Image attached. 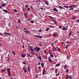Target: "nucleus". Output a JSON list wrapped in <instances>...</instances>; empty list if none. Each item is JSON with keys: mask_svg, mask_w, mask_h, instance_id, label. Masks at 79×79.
<instances>
[{"mask_svg": "<svg viewBox=\"0 0 79 79\" xmlns=\"http://www.w3.org/2000/svg\"><path fill=\"white\" fill-rule=\"evenodd\" d=\"M33 50H35V51H36L37 52H39L40 50H41V48H39V47L37 46L35 48H33Z\"/></svg>", "mask_w": 79, "mask_h": 79, "instance_id": "f257e3e1", "label": "nucleus"}, {"mask_svg": "<svg viewBox=\"0 0 79 79\" xmlns=\"http://www.w3.org/2000/svg\"><path fill=\"white\" fill-rule=\"evenodd\" d=\"M34 36L36 37H38V38H40V39H42V36L40 35H35Z\"/></svg>", "mask_w": 79, "mask_h": 79, "instance_id": "f03ea898", "label": "nucleus"}, {"mask_svg": "<svg viewBox=\"0 0 79 79\" xmlns=\"http://www.w3.org/2000/svg\"><path fill=\"white\" fill-rule=\"evenodd\" d=\"M24 15L25 16V17L26 18H27V17H28V15H27V13H24Z\"/></svg>", "mask_w": 79, "mask_h": 79, "instance_id": "7ed1b4c3", "label": "nucleus"}, {"mask_svg": "<svg viewBox=\"0 0 79 79\" xmlns=\"http://www.w3.org/2000/svg\"><path fill=\"white\" fill-rule=\"evenodd\" d=\"M45 3L46 4V5H49V2H48V0H45Z\"/></svg>", "mask_w": 79, "mask_h": 79, "instance_id": "20e7f679", "label": "nucleus"}, {"mask_svg": "<svg viewBox=\"0 0 79 79\" xmlns=\"http://www.w3.org/2000/svg\"><path fill=\"white\" fill-rule=\"evenodd\" d=\"M61 29L63 30V31H67V28H66L65 27H63V28H61Z\"/></svg>", "mask_w": 79, "mask_h": 79, "instance_id": "39448f33", "label": "nucleus"}, {"mask_svg": "<svg viewBox=\"0 0 79 79\" xmlns=\"http://www.w3.org/2000/svg\"><path fill=\"white\" fill-rule=\"evenodd\" d=\"M38 56V59H39V60H40L41 61L42 60V58H41V56H40L39 55V56Z\"/></svg>", "mask_w": 79, "mask_h": 79, "instance_id": "423d86ee", "label": "nucleus"}, {"mask_svg": "<svg viewBox=\"0 0 79 79\" xmlns=\"http://www.w3.org/2000/svg\"><path fill=\"white\" fill-rule=\"evenodd\" d=\"M48 60L50 61V63H52V59H51V57H48Z\"/></svg>", "mask_w": 79, "mask_h": 79, "instance_id": "0eeeda50", "label": "nucleus"}, {"mask_svg": "<svg viewBox=\"0 0 79 79\" xmlns=\"http://www.w3.org/2000/svg\"><path fill=\"white\" fill-rule=\"evenodd\" d=\"M30 48L31 50V51L32 52H34V50H33V49H32V48H33L32 47V46H30Z\"/></svg>", "mask_w": 79, "mask_h": 79, "instance_id": "6e6552de", "label": "nucleus"}, {"mask_svg": "<svg viewBox=\"0 0 79 79\" xmlns=\"http://www.w3.org/2000/svg\"><path fill=\"white\" fill-rule=\"evenodd\" d=\"M45 69H44L43 70V72L42 73V75H45Z\"/></svg>", "mask_w": 79, "mask_h": 79, "instance_id": "1a4fd4ad", "label": "nucleus"}, {"mask_svg": "<svg viewBox=\"0 0 79 79\" xmlns=\"http://www.w3.org/2000/svg\"><path fill=\"white\" fill-rule=\"evenodd\" d=\"M21 56L22 57V58H24V57L26 56V54H23L21 55Z\"/></svg>", "mask_w": 79, "mask_h": 79, "instance_id": "9d476101", "label": "nucleus"}, {"mask_svg": "<svg viewBox=\"0 0 79 79\" xmlns=\"http://www.w3.org/2000/svg\"><path fill=\"white\" fill-rule=\"evenodd\" d=\"M7 71L8 72V73H10V69L7 68Z\"/></svg>", "mask_w": 79, "mask_h": 79, "instance_id": "9b49d317", "label": "nucleus"}, {"mask_svg": "<svg viewBox=\"0 0 79 79\" xmlns=\"http://www.w3.org/2000/svg\"><path fill=\"white\" fill-rule=\"evenodd\" d=\"M53 11H57V12L58 11V10H57V9H56L55 8H53Z\"/></svg>", "mask_w": 79, "mask_h": 79, "instance_id": "f8f14e48", "label": "nucleus"}, {"mask_svg": "<svg viewBox=\"0 0 79 79\" xmlns=\"http://www.w3.org/2000/svg\"><path fill=\"white\" fill-rule=\"evenodd\" d=\"M4 33L6 34H7V35H11V34L9 33L5 32Z\"/></svg>", "mask_w": 79, "mask_h": 79, "instance_id": "ddd939ff", "label": "nucleus"}, {"mask_svg": "<svg viewBox=\"0 0 79 79\" xmlns=\"http://www.w3.org/2000/svg\"><path fill=\"white\" fill-rule=\"evenodd\" d=\"M28 72L31 71V68L29 67H28Z\"/></svg>", "mask_w": 79, "mask_h": 79, "instance_id": "4468645a", "label": "nucleus"}, {"mask_svg": "<svg viewBox=\"0 0 79 79\" xmlns=\"http://www.w3.org/2000/svg\"><path fill=\"white\" fill-rule=\"evenodd\" d=\"M56 48H57V50H59V52H60L61 51V50H60V48H58V47L56 46Z\"/></svg>", "mask_w": 79, "mask_h": 79, "instance_id": "2eb2a0df", "label": "nucleus"}, {"mask_svg": "<svg viewBox=\"0 0 79 79\" xmlns=\"http://www.w3.org/2000/svg\"><path fill=\"white\" fill-rule=\"evenodd\" d=\"M23 32H25V33H26L27 34V33H29V32L27 31H25L23 30Z\"/></svg>", "mask_w": 79, "mask_h": 79, "instance_id": "dca6fc26", "label": "nucleus"}, {"mask_svg": "<svg viewBox=\"0 0 79 79\" xmlns=\"http://www.w3.org/2000/svg\"><path fill=\"white\" fill-rule=\"evenodd\" d=\"M2 10L4 12H5V13H7V12H8V11H7V10Z\"/></svg>", "mask_w": 79, "mask_h": 79, "instance_id": "f3484780", "label": "nucleus"}, {"mask_svg": "<svg viewBox=\"0 0 79 79\" xmlns=\"http://www.w3.org/2000/svg\"><path fill=\"white\" fill-rule=\"evenodd\" d=\"M6 5V4H2L1 5V6H5Z\"/></svg>", "mask_w": 79, "mask_h": 79, "instance_id": "a211bd4d", "label": "nucleus"}, {"mask_svg": "<svg viewBox=\"0 0 79 79\" xmlns=\"http://www.w3.org/2000/svg\"><path fill=\"white\" fill-rule=\"evenodd\" d=\"M44 63L42 62L41 63V66H42V68H43V67H44Z\"/></svg>", "mask_w": 79, "mask_h": 79, "instance_id": "6ab92c4d", "label": "nucleus"}, {"mask_svg": "<svg viewBox=\"0 0 79 79\" xmlns=\"http://www.w3.org/2000/svg\"><path fill=\"white\" fill-rule=\"evenodd\" d=\"M66 78H65V79H68V77H69V76L68 75H66Z\"/></svg>", "mask_w": 79, "mask_h": 79, "instance_id": "aec40b11", "label": "nucleus"}, {"mask_svg": "<svg viewBox=\"0 0 79 79\" xmlns=\"http://www.w3.org/2000/svg\"><path fill=\"white\" fill-rule=\"evenodd\" d=\"M53 49L54 50V51H56V48L55 47H53Z\"/></svg>", "mask_w": 79, "mask_h": 79, "instance_id": "412c9836", "label": "nucleus"}, {"mask_svg": "<svg viewBox=\"0 0 79 79\" xmlns=\"http://www.w3.org/2000/svg\"><path fill=\"white\" fill-rule=\"evenodd\" d=\"M48 30H49V27H48L46 29L45 31H48Z\"/></svg>", "mask_w": 79, "mask_h": 79, "instance_id": "4be33fe9", "label": "nucleus"}, {"mask_svg": "<svg viewBox=\"0 0 79 79\" xmlns=\"http://www.w3.org/2000/svg\"><path fill=\"white\" fill-rule=\"evenodd\" d=\"M49 18H51V19H54L52 16H49Z\"/></svg>", "mask_w": 79, "mask_h": 79, "instance_id": "5701e85b", "label": "nucleus"}, {"mask_svg": "<svg viewBox=\"0 0 79 79\" xmlns=\"http://www.w3.org/2000/svg\"><path fill=\"white\" fill-rule=\"evenodd\" d=\"M53 36H54V37H55L56 36V33H54L53 34Z\"/></svg>", "mask_w": 79, "mask_h": 79, "instance_id": "b1692460", "label": "nucleus"}, {"mask_svg": "<svg viewBox=\"0 0 79 79\" xmlns=\"http://www.w3.org/2000/svg\"><path fill=\"white\" fill-rule=\"evenodd\" d=\"M60 64H56V66H60Z\"/></svg>", "mask_w": 79, "mask_h": 79, "instance_id": "393cba45", "label": "nucleus"}, {"mask_svg": "<svg viewBox=\"0 0 79 79\" xmlns=\"http://www.w3.org/2000/svg\"><path fill=\"white\" fill-rule=\"evenodd\" d=\"M23 69L24 71H25V73H26L27 72L26 71V70L24 68H23Z\"/></svg>", "mask_w": 79, "mask_h": 79, "instance_id": "a878e982", "label": "nucleus"}, {"mask_svg": "<svg viewBox=\"0 0 79 79\" xmlns=\"http://www.w3.org/2000/svg\"><path fill=\"white\" fill-rule=\"evenodd\" d=\"M71 34H72V32L70 31L69 34V35L70 36L71 35Z\"/></svg>", "mask_w": 79, "mask_h": 79, "instance_id": "bb28decb", "label": "nucleus"}, {"mask_svg": "<svg viewBox=\"0 0 79 79\" xmlns=\"http://www.w3.org/2000/svg\"><path fill=\"white\" fill-rule=\"evenodd\" d=\"M44 53H45L46 54L47 53V50H44Z\"/></svg>", "mask_w": 79, "mask_h": 79, "instance_id": "cd10ccee", "label": "nucleus"}, {"mask_svg": "<svg viewBox=\"0 0 79 79\" xmlns=\"http://www.w3.org/2000/svg\"><path fill=\"white\" fill-rule=\"evenodd\" d=\"M57 71H58V69H55V72L56 73H57Z\"/></svg>", "mask_w": 79, "mask_h": 79, "instance_id": "c85d7f7f", "label": "nucleus"}, {"mask_svg": "<svg viewBox=\"0 0 79 79\" xmlns=\"http://www.w3.org/2000/svg\"><path fill=\"white\" fill-rule=\"evenodd\" d=\"M39 32H42V29H39Z\"/></svg>", "mask_w": 79, "mask_h": 79, "instance_id": "c756f323", "label": "nucleus"}, {"mask_svg": "<svg viewBox=\"0 0 79 79\" xmlns=\"http://www.w3.org/2000/svg\"><path fill=\"white\" fill-rule=\"evenodd\" d=\"M12 53H13V54H14V55H16V54L15 53V52H12Z\"/></svg>", "mask_w": 79, "mask_h": 79, "instance_id": "7c9ffc66", "label": "nucleus"}, {"mask_svg": "<svg viewBox=\"0 0 79 79\" xmlns=\"http://www.w3.org/2000/svg\"><path fill=\"white\" fill-rule=\"evenodd\" d=\"M67 66V65L65 64L64 66V68H66V67Z\"/></svg>", "mask_w": 79, "mask_h": 79, "instance_id": "2f4dec72", "label": "nucleus"}, {"mask_svg": "<svg viewBox=\"0 0 79 79\" xmlns=\"http://www.w3.org/2000/svg\"><path fill=\"white\" fill-rule=\"evenodd\" d=\"M68 47H69V46H68V45H67V46L65 47V49H66L68 48Z\"/></svg>", "mask_w": 79, "mask_h": 79, "instance_id": "473e14b6", "label": "nucleus"}, {"mask_svg": "<svg viewBox=\"0 0 79 79\" xmlns=\"http://www.w3.org/2000/svg\"><path fill=\"white\" fill-rule=\"evenodd\" d=\"M69 79H72V77L71 76H69Z\"/></svg>", "mask_w": 79, "mask_h": 79, "instance_id": "72a5a7b5", "label": "nucleus"}, {"mask_svg": "<svg viewBox=\"0 0 79 79\" xmlns=\"http://www.w3.org/2000/svg\"><path fill=\"white\" fill-rule=\"evenodd\" d=\"M69 71V69H67L65 71V72H68V71Z\"/></svg>", "mask_w": 79, "mask_h": 79, "instance_id": "f704fd0d", "label": "nucleus"}, {"mask_svg": "<svg viewBox=\"0 0 79 79\" xmlns=\"http://www.w3.org/2000/svg\"><path fill=\"white\" fill-rule=\"evenodd\" d=\"M59 74H60V73H57V74H56V76H59Z\"/></svg>", "mask_w": 79, "mask_h": 79, "instance_id": "c9c22d12", "label": "nucleus"}, {"mask_svg": "<svg viewBox=\"0 0 79 79\" xmlns=\"http://www.w3.org/2000/svg\"><path fill=\"white\" fill-rule=\"evenodd\" d=\"M59 7L60 8H62V9H63V7H62L61 6H59Z\"/></svg>", "mask_w": 79, "mask_h": 79, "instance_id": "e433bc0d", "label": "nucleus"}, {"mask_svg": "<svg viewBox=\"0 0 79 79\" xmlns=\"http://www.w3.org/2000/svg\"><path fill=\"white\" fill-rule=\"evenodd\" d=\"M23 64H26V62L25 61H23Z\"/></svg>", "mask_w": 79, "mask_h": 79, "instance_id": "4c0bfd02", "label": "nucleus"}, {"mask_svg": "<svg viewBox=\"0 0 79 79\" xmlns=\"http://www.w3.org/2000/svg\"><path fill=\"white\" fill-rule=\"evenodd\" d=\"M18 23H21V22H20V20H18Z\"/></svg>", "mask_w": 79, "mask_h": 79, "instance_id": "58836bf2", "label": "nucleus"}, {"mask_svg": "<svg viewBox=\"0 0 79 79\" xmlns=\"http://www.w3.org/2000/svg\"><path fill=\"white\" fill-rule=\"evenodd\" d=\"M31 23H34V21L33 20H31Z\"/></svg>", "mask_w": 79, "mask_h": 79, "instance_id": "ea45409f", "label": "nucleus"}, {"mask_svg": "<svg viewBox=\"0 0 79 79\" xmlns=\"http://www.w3.org/2000/svg\"><path fill=\"white\" fill-rule=\"evenodd\" d=\"M64 7L66 8H68V6H64Z\"/></svg>", "mask_w": 79, "mask_h": 79, "instance_id": "a19ab883", "label": "nucleus"}, {"mask_svg": "<svg viewBox=\"0 0 79 79\" xmlns=\"http://www.w3.org/2000/svg\"><path fill=\"white\" fill-rule=\"evenodd\" d=\"M2 72H4V71H5V70L4 69H3L2 70Z\"/></svg>", "mask_w": 79, "mask_h": 79, "instance_id": "79ce46f5", "label": "nucleus"}, {"mask_svg": "<svg viewBox=\"0 0 79 79\" xmlns=\"http://www.w3.org/2000/svg\"><path fill=\"white\" fill-rule=\"evenodd\" d=\"M14 11H15V13H17V10L16 9H14Z\"/></svg>", "mask_w": 79, "mask_h": 79, "instance_id": "37998d69", "label": "nucleus"}, {"mask_svg": "<svg viewBox=\"0 0 79 79\" xmlns=\"http://www.w3.org/2000/svg\"><path fill=\"white\" fill-rule=\"evenodd\" d=\"M77 23H79V19H78L76 21Z\"/></svg>", "mask_w": 79, "mask_h": 79, "instance_id": "c03bdc74", "label": "nucleus"}, {"mask_svg": "<svg viewBox=\"0 0 79 79\" xmlns=\"http://www.w3.org/2000/svg\"><path fill=\"white\" fill-rule=\"evenodd\" d=\"M49 52L50 53H52V51L50 50H49Z\"/></svg>", "mask_w": 79, "mask_h": 79, "instance_id": "a18cd8bd", "label": "nucleus"}, {"mask_svg": "<svg viewBox=\"0 0 79 79\" xmlns=\"http://www.w3.org/2000/svg\"><path fill=\"white\" fill-rule=\"evenodd\" d=\"M69 7H70V8H73V6L72 5H70L69 6Z\"/></svg>", "mask_w": 79, "mask_h": 79, "instance_id": "49530a36", "label": "nucleus"}, {"mask_svg": "<svg viewBox=\"0 0 79 79\" xmlns=\"http://www.w3.org/2000/svg\"><path fill=\"white\" fill-rule=\"evenodd\" d=\"M8 73V76L9 77H10V73Z\"/></svg>", "mask_w": 79, "mask_h": 79, "instance_id": "de8ad7c7", "label": "nucleus"}, {"mask_svg": "<svg viewBox=\"0 0 79 79\" xmlns=\"http://www.w3.org/2000/svg\"><path fill=\"white\" fill-rule=\"evenodd\" d=\"M54 23H55L56 24H57V22H56V20H55V21H54Z\"/></svg>", "mask_w": 79, "mask_h": 79, "instance_id": "09e8293b", "label": "nucleus"}, {"mask_svg": "<svg viewBox=\"0 0 79 79\" xmlns=\"http://www.w3.org/2000/svg\"><path fill=\"white\" fill-rule=\"evenodd\" d=\"M27 10H28V11H30V8L28 7V8H27Z\"/></svg>", "mask_w": 79, "mask_h": 79, "instance_id": "8fccbe9b", "label": "nucleus"}, {"mask_svg": "<svg viewBox=\"0 0 79 79\" xmlns=\"http://www.w3.org/2000/svg\"><path fill=\"white\" fill-rule=\"evenodd\" d=\"M40 64H41V63L39 62L38 64V65H40Z\"/></svg>", "mask_w": 79, "mask_h": 79, "instance_id": "3c124183", "label": "nucleus"}, {"mask_svg": "<svg viewBox=\"0 0 79 79\" xmlns=\"http://www.w3.org/2000/svg\"><path fill=\"white\" fill-rule=\"evenodd\" d=\"M50 27H52V28H54V27H53V26H52V25L50 26Z\"/></svg>", "mask_w": 79, "mask_h": 79, "instance_id": "603ef678", "label": "nucleus"}, {"mask_svg": "<svg viewBox=\"0 0 79 79\" xmlns=\"http://www.w3.org/2000/svg\"><path fill=\"white\" fill-rule=\"evenodd\" d=\"M74 10V8H71V9H70L69 10Z\"/></svg>", "mask_w": 79, "mask_h": 79, "instance_id": "864d4df0", "label": "nucleus"}, {"mask_svg": "<svg viewBox=\"0 0 79 79\" xmlns=\"http://www.w3.org/2000/svg\"><path fill=\"white\" fill-rule=\"evenodd\" d=\"M66 44H69V43H71V42H66Z\"/></svg>", "mask_w": 79, "mask_h": 79, "instance_id": "5fc2aeb1", "label": "nucleus"}, {"mask_svg": "<svg viewBox=\"0 0 79 79\" xmlns=\"http://www.w3.org/2000/svg\"><path fill=\"white\" fill-rule=\"evenodd\" d=\"M27 56L29 57V56H31V55H30L29 54H27Z\"/></svg>", "mask_w": 79, "mask_h": 79, "instance_id": "6e6d98bb", "label": "nucleus"}, {"mask_svg": "<svg viewBox=\"0 0 79 79\" xmlns=\"http://www.w3.org/2000/svg\"><path fill=\"white\" fill-rule=\"evenodd\" d=\"M76 17L73 18V20H74V19H76Z\"/></svg>", "mask_w": 79, "mask_h": 79, "instance_id": "4d7b16f0", "label": "nucleus"}, {"mask_svg": "<svg viewBox=\"0 0 79 79\" xmlns=\"http://www.w3.org/2000/svg\"><path fill=\"white\" fill-rule=\"evenodd\" d=\"M50 56L51 57H53L54 56L53 55H50Z\"/></svg>", "mask_w": 79, "mask_h": 79, "instance_id": "13d9d810", "label": "nucleus"}, {"mask_svg": "<svg viewBox=\"0 0 79 79\" xmlns=\"http://www.w3.org/2000/svg\"><path fill=\"white\" fill-rule=\"evenodd\" d=\"M59 28H61L62 27V26H59Z\"/></svg>", "mask_w": 79, "mask_h": 79, "instance_id": "bf43d9fd", "label": "nucleus"}, {"mask_svg": "<svg viewBox=\"0 0 79 79\" xmlns=\"http://www.w3.org/2000/svg\"><path fill=\"white\" fill-rule=\"evenodd\" d=\"M39 45H40V46H42V44L39 43Z\"/></svg>", "mask_w": 79, "mask_h": 79, "instance_id": "052dcab7", "label": "nucleus"}, {"mask_svg": "<svg viewBox=\"0 0 79 79\" xmlns=\"http://www.w3.org/2000/svg\"><path fill=\"white\" fill-rule=\"evenodd\" d=\"M24 29V30H25V31H27V29H26V28H23Z\"/></svg>", "mask_w": 79, "mask_h": 79, "instance_id": "680f3d73", "label": "nucleus"}, {"mask_svg": "<svg viewBox=\"0 0 79 79\" xmlns=\"http://www.w3.org/2000/svg\"><path fill=\"white\" fill-rule=\"evenodd\" d=\"M0 35H1L2 36H3V34L1 33H0Z\"/></svg>", "mask_w": 79, "mask_h": 79, "instance_id": "e2e57ef3", "label": "nucleus"}, {"mask_svg": "<svg viewBox=\"0 0 79 79\" xmlns=\"http://www.w3.org/2000/svg\"><path fill=\"white\" fill-rule=\"evenodd\" d=\"M30 20H31V19H27V21H30Z\"/></svg>", "mask_w": 79, "mask_h": 79, "instance_id": "0e129e2a", "label": "nucleus"}, {"mask_svg": "<svg viewBox=\"0 0 79 79\" xmlns=\"http://www.w3.org/2000/svg\"><path fill=\"white\" fill-rule=\"evenodd\" d=\"M32 54H33V55H35V52H33L32 53Z\"/></svg>", "mask_w": 79, "mask_h": 79, "instance_id": "69168bd1", "label": "nucleus"}, {"mask_svg": "<svg viewBox=\"0 0 79 79\" xmlns=\"http://www.w3.org/2000/svg\"><path fill=\"white\" fill-rule=\"evenodd\" d=\"M8 26H10V23H9L8 24Z\"/></svg>", "mask_w": 79, "mask_h": 79, "instance_id": "338daca9", "label": "nucleus"}, {"mask_svg": "<svg viewBox=\"0 0 79 79\" xmlns=\"http://www.w3.org/2000/svg\"><path fill=\"white\" fill-rule=\"evenodd\" d=\"M73 7H76L75 6V5H73Z\"/></svg>", "mask_w": 79, "mask_h": 79, "instance_id": "774afa93", "label": "nucleus"}]
</instances>
